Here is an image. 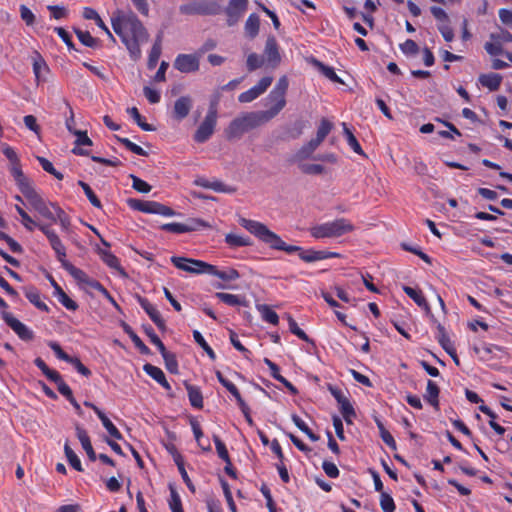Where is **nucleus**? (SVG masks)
Returning a JSON list of instances; mask_svg holds the SVG:
<instances>
[{"instance_id": "36", "label": "nucleus", "mask_w": 512, "mask_h": 512, "mask_svg": "<svg viewBox=\"0 0 512 512\" xmlns=\"http://www.w3.org/2000/svg\"><path fill=\"white\" fill-rule=\"evenodd\" d=\"M127 113L133 118L136 124L144 131H154L155 128L145 121V118L139 113L136 107L127 108Z\"/></svg>"}, {"instance_id": "52", "label": "nucleus", "mask_w": 512, "mask_h": 512, "mask_svg": "<svg viewBox=\"0 0 512 512\" xmlns=\"http://www.w3.org/2000/svg\"><path fill=\"white\" fill-rule=\"evenodd\" d=\"M229 338H230V342L231 344L233 345V347L238 350L239 352H241L244 356V358L246 359H249L250 355H251V351L248 350L246 347H244L242 345V343L240 342L239 338H238V335L236 332H234L233 330H230L229 332Z\"/></svg>"}, {"instance_id": "38", "label": "nucleus", "mask_w": 512, "mask_h": 512, "mask_svg": "<svg viewBox=\"0 0 512 512\" xmlns=\"http://www.w3.org/2000/svg\"><path fill=\"white\" fill-rule=\"evenodd\" d=\"M64 452L65 456L67 458L68 463L72 468H74L76 471H83L81 461L79 457L76 455V453L73 451V449L69 446L68 442L64 445Z\"/></svg>"}, {"instance_id": "26", "label": "nucleus", "mask_w": 512, "mask_h": 512, "mask_svg": "<svg viewBox=\"0 0 512 512\" xmlns=\"http://www.w3.org/2000/svg\"><path fill=\"white\" fill-rule=\"evenodd\" d=\"M225 243L231 248L246 247L252 245V241L249 237L240 236L234 233L226 234Z\"/></svg>"}, {"instance_id": "39", "label": "nucleus", "mask_w": 512, "mask_h": 512, "mask_svg": "<svg viewBox=\"0 0 512 512\" xmlns=\"http://www.w3.org/2000/svg\"><path fill=\"white\" fill-rule=\"evenodd\" d=\"M291 419L295 426L305 433L311 441L315 442L319 440V436L316 435L298 415L293 414Z\"/></svg>"}, {"instance_id": "32", "label": "nucleus", "mask_w": 512, "mask_h": 512, "mask_svg": "<svg viewBox=\"0 0 512 512\" xmlns=\"http://www.w3.org/2000/svg\"><path fill=\"white\" fill-rule=\"evenodd\" d=\"M190 425H191L195 440L197 441L199 447L203 451H211V445H210L209 440H206V445H203V443H202L203 431H202V428H201L199 422L196 419H191Z\"/></svg>"}, {"instance_id": "16", "label": "nucleus", "mask_w": 512, "mask_h": 512, "mask_svg": "<svg viewBox=\"0 0 512 512\" xmlns=\"http://www.w3.org/2000/svg\"><path fill=\"white\" fill-rule=\"evenodd\" d=\"M264 55L269 63L278 64L280 62V54L278 44L274 36H269L266 40Z\"/></svg>"}, {"instance_id": "18", "label": "nucleus", "mask_w": 512, "mask_h": 512, "mask_svg": "<svg viewBox=\"0 0 512 512\" xmlns=\"http://www.w3.org/2000/svg\"><path fill=\"white\" fill-rule=\"evenodd\" d=\"M192 108L191 98H178L173 108V118L180 121L184 119Z\"/></svg>"}, {"instance_id": "63", "label": "nucleus", "mask_w": 512, "mask_h": 512, "mask_svg": "<svg viewBox=\"0 0 512 512\" xmlns=\"http://www.w3.org/2000/svg\"><path fill=\"white\" fill-rule=\"evenodd\" d=\"M23 195L26 197V199L34 209H36L38 205L44 202L43 198L35 191L33 187L27 192H25Z\"/></svg>"}, {"instance_id": "30", "label": "nucleus", "mask_w": 512, "mask_h": 512, "mask_svg": "<svg viewBox=\"0 0 512 512\" xmlns=\"http://www.w3.org/2000/svg\"><path fill=\"white\" fill-rule=\"evenodd\" d=\"M257 310L260 312L262 319L272 325L279 323L278 314L266 304L257 305Z\"/></svg>"}, {"instance_id": "33", "label": "nucleus", "mask_w": 512, "mask_h": 512, "mask_svg": "<svg viewBox=\"0 0 512 512\" xmlns=\"http://www.w3.org/2000/svg\"><path fill=\"white\" fill-rule=\"evenodd\" d=\"M160 354L164 360L166 369L172 374H178L179 365L176 355L172 352H169L167 349H165L163 352H160Z\"/></svg>"}, {"instance_id": "57", "label": "nucleus", "mask_w": 512, "mask_h": 512, "mask_svg": "<svg viewBox=\"0 0 512 512\" xmlns=\"http://www.w3.org/2000/svg\"><path fill=\"white\" fill-rule=\"evenodd\" d=\"M91 288L101 293L117 310H120V306L115 298L100 282H92Z\"/></svg>"}, {"instance_id": "21", "label": "nucleus", "mask_w": 512, "mask_h": 512, "mask_svg": "<svg viewBox=\"0 0 512 512\" xmlns=\"http://www.w3.org/2000/svg\"><path fill=\"white\" fill-rule=\"evenodd\" d=\"M25 297L29 300L30 303H32L36 308H38L41 311L49 312V307L45 302L41 300L40 292L39 290L34 287H26L25 288Z\"/></svg>"}, {"instance_id": "43", "label": "nucleus", "mask_w": 512, "mask_h": 512, "mask_svg": "<svg viewBox=\"0 0 512 512\" xmlns=\"http://www.w3.org/2000/svg\"><path fill=\"white\" fill-rule=\"evenodd\" d=\"M78 185L82 188L84 194L86 195V197L88 198V200L94 207L102 208L101 201L99 200V198L97 197L95 192L92 190V188L86 182L79 181Z\"/></svg>"}, {"instance_id": "5", "label": "nucleus", "mask_w": 512, "mask_h": 512, "mask_svg": "<svg viewBox=\"0 0 512 512\" xmlns=\"http://www.w3.org/2000/svg\"><path fill=\"white\" fill-rule=\"evenodd\" d=\"M218 98H214L208 108V112L194 133L193 139L197 143H204L213 135L218 118Z\"/></svg>"}, {"instance_id": "6", "label": "nucleus", "mask_w": 512, "mask_h": 512, "mask_svg": "<svg viewBox=\"0 0 512 512\" xmlns=\"http://www.w3.org/2000/svg\"><path fill=\"white\" fill-rule=\"evenodd\" d=\"M128 205L133 210L147 214H157L165 217H171L176 214L172 208L152 200L129 199Z\"/></svg>"}, {"instance_id": "29", "label": "nucleus", "mask_w": 512, "mask_h": 512, "mask_svg": "<svg viewBox=\"0 0 512 512\" xmlns=\"http://www.w3.org/2000/svg\"><path fill=\"white\" fill-rule=\"evenodd\" d=\"M260 19L257 14H251L245 23V33L250 38H255L259 33Z\"/></svg>"}, {"instance_id": "37", "label": "nucleus", "mask_w": 512, "mask_h": 512, "mask_svg": "<svg viewBox=\"0 0 512 512\" xmlns=\"http://www.w3.org/2000/svg\"><path fill=\"white\" fill-rule=\"evenodd\" d=\"M339 408L345 422L347 424H352L353 419L356 417V412L349 399L347 398L342 403H340Z\"/></svg>"}, {"instance_id": "62", "label": "nucleus", "mask_w": 512, "mask_h": 512, "mask_svg": "<svg viewBox=\"0 0 512 512\" xmlns=\"http://www.w3.org/2000/svg\"><path fill=\"white\" fill-rule=\"evenodd\" d=\"M304 124L301 121L296 122L289 128L284 135V139H296L303 133Z\"/></svg>"}, {"instance_id": "58", "label": "nucleus", "mask_w": 512, "mask_h": 512, "mask_svg": "<svg viewBox=\"0 0 512 512\" xmlns=\"http://www.w3.org/2000/svg\"><path fill=\"white\" fill-rule=\"evenodd\" d=\"M220 482H221V487L223 489V493H224L225 499L227 501L229 510L231 512H237V507L233 500V496H232V492L230 490L229 484L224 479H221Z\"/></svg>"}, {"instance_id": "22", "label": "nucleus", "mask_w": 512, "mask_h": 512, "mask_svg": "<svg viewBox=\"0 0 512 512\" xmlns=\"http://www.w3.org/2000/svg\"><path fill=\"white\" fill-rule=\"evenodd\" d=\"M185 387L188 393V398L192 407L196 409L203 408V395L201 389L198 386L185 383Z\"/></svg>"}, {"instance_id": "61", "label": "nucleus", "mask_w": 512, "mask_h": 512, "mask_svg": "<svg viewBox=\"0 0 512 512\" xmlns=\"http://www.w3.org/2000/svg\"><path fill=\"white\" fill-rule=\"evenodd\" d=\"M48 346L51 348V350L55 353L56 357L62 361H65L69 363L72 356L68 355L60 346L59 343L55 341H50L48 343Z\"/></svg>"}, {"instance_id": "44", "label": "nucleus", "mask_w": 512, "mask_h": 512, "mask_svg": "<svg viewBox=\"0 0 512 512\" xmlns=\"http://www.w3.org/2000/svg\"><path fill=\"white\" fill-rule=\"evenodd\" d=\"M142 327H143L145 334L149 337L150 342L157 347L159 352L165 351L166 347L163 344V342L161 341V339L155 333L153 327L149 324L143 325Z\"/></svg>"}, {"instance_id": "55", "label": "nucleus", "mask_w": 512, "mask_h": 512, "mask_svg": "<svg viewBox=\"0 0 512 512\" xmlns=\"http://www.w3.org/2000/svg\"><path fill=\"white\" fill-rule=\"evenodd\" d=\"M57 385V389L60 394H62L67 400L71 399L73 396V392L69 385L63 380L61 374H58V379L51 380Z\"/></svg>"}, {"instance_id": "42", "label": "nucleus", "mask_w": 512, "mask_h": 512, "mask_svg": "<svg viewBox=\"0 0 512 512\" xmlns=\"http://www.w3.org/2000/svg\"><path fill=\"white\" fill-rule=\"evenodd\" d=\"M193 338L194 341L207 353L211 360L216 359L214 350L210 347V345L204 339L203 335L198 330L193 331Z\"/></svg>"}, {"instance_id": "19", "label": "nucleus", "mask_w": 512, "mask_h": 512, "mask_svg": "<svg viewBox=\"0 0 512 512\" xmlns=\"http://www.w3.org/2000/svg\"><path fill=\"white\" fill-rule=\"evenodd\" d=\"M76 434H77V437H78L83 449L85 450L89 460L94 462L97 459V455L92 447L88 433L86 432L85 429L77 426Z\"/></svg>"}, {"instance_id": "15", "label": "nucleus", "mask_w": 512, "mask_h": 512, "mask_svg": "<svg viewBox=\"0 0 512 512\" xmlns=\"http://www.w3.org/2000/svg\"><path fill=\"white\" fill-rule=\"evenodd\" d=\"M78 283L85 284L91 288L92 282H98L90 278L82 269L74 266L71 262H66L62 266Z\"/></svg>"}, {"instance_id": "34", "label": "nucleus", "mask_w": 512, "mask_h": 512, "mask_svg": "<svg viewBox=\"0 0 512 512\" xmlns=\"http://www.w3.org/2000/svg\"><path fill=\"white\" fill-rule=\"evenodd\" d=\"M74 31L83 45L90 48H98L100 46V40L94 38L88 31H82L80 29H74Z\"/></svg>"}, {"instance_id": "54", "label": "nucleus", "mask_w": 512, "mask_h": 512, "mask_svg": "<svg viewBox=\"0 0 512 512\" xmlns=\"http://www.w3.org/2000/svg\"><path fill=\"white\" fill-rule=\"evenodd\" d=\"M288 326L292 334L296 335L299 339L305 342H310L309 336L301 328H299L297 322L291 316H288Z\"/></svg>"}, {"instance_id": "7", "label": "nucleus", "mask_w": 512, "mask_h": 512, "mask_svg": "<svg viewBox=\"0 0 512 512\" xmlns=\"http://www.w3.org/2000/svg\"><path fill=\"white\" fill-rule=\"evenodd\" d=\"M39 230L47 237L51 248L56 254L57 260L61 263V266H63L68 260L66 259V248L61 239L51 228V225H41L39 226Z\"/></svg>"}, {"instance_id": "12", "label": "nucleus", "mask_w": 512, "mask_h": 512, "mask_svg": "<svg viewBox=\"0 0 512 512\" xmlns=\"http://www.w3.org/2000/svg\"><path fill=\"white\" fill-rule=\"evenodd\" d=\"M136 298L141 308L148 314L149 318L153 321L157 328L161 331H165L166 323L164 319L161 317V314L157 310V308L154 305H152L149 302V300L145 297L137 295Z\"/></svg>"}, {"instance_id": "51", "label": "nucleus", "mask_w": 512, "mask_h": 512, "mask_svg": "<svg viewBox=\"0 0 512 512\" xmlns=\"http://www.w3.org/2000/svg\"><path fill=\"white\" fill-rule=\"evenodd\" d=\"M53 208L56 211V222H59L62 229L67 231L71 225L70 217L65 213V211L60 208L58 205L52 204Z\"/></svg>"}, {"instance_id": "17", "label": "nucleus", "mask_w": 512, "mask_h": 512, "mask_svg": "<svg viewBox=\"0 0 512 512\" xmlns=\"http://www.w3.org/2000/svg\"><path fill=\"white\" fill-rule=\"evenodd\" d=\"M439 394L440 388L436 382L428 380L426 391L423 395L424 400L431 405L434 409H439Z\"/></svg>"}, {"instance_id": "50", "label": "nucleus", "mask_w": 512, "mask_h": 512, "mask_svg": "<svg viewBox=\"0 0 512 512\" xmlns=\"http://www.w3.org/2000/svg\"><path fill=\"white\" fill-rule=\"evenodd\" d=\"M160 228L163 231L176 233V234L188 233L189 230L191 229L190 227H186L184 223H177V222L162 224Z\"/></svg>"}, {"instance_id": "60", "label": "nucleus", "mask_w": 512, "mask_h": 512, "mask_svg": "<svg viewBox=\"0 0 512 512\" xmlns=\"http://www.w3.org/2000/svg\"><path fill=\"white\" fill-rule=\"evenodd\" d=\"M213 441L215 443L219 458H221L224 462L230 460V456L224 442L217 435L213 436Z\"/></svg>"}, {"instance_id": "4", "label": "nucleus", "mask_w": 512, "mask_h": 512, "mask_svg": "<svg viewBox=\"0 0 512 512\" xmlns=\"http://www.w3.org/2000/svg\"><path fill=\"white\" fill-rule=\"evenodd\" d=\"M355 227L346 218H338L325 222L310 229V234L315 239L337 238L354 231Z\"/></svg>"}, {"instance_id": "10", "label": "nucleus", "mask_w": 512, "mask_h": 512, "mask_svg": "<svg viewBox=\"0 0 512 512\" xmlns=\"http://www.w3.org/2000/svg\"><path fill=\"white\" fill-rule=\"evenodd\" d=\"M199 56L195 54H180L174 61V68L182 73H191L199 69Z\"/></svg>"}, {"instance_id": "47", "label": "nucleus", "mask_w": 512, "mask_h": 512, "mask_svg": "<svg viewBox=\"0 0 512 512\" xmlns=\"http://www.w3.org/2000/svg\"><path fill=\"white\" fill-rule=\"evenodd\" d=\"M37 160L45 172L53 175L58 180L63 179V177H64L63 174L61 172L57 171L54 168L53 164L48 159H46L45 157H42V156H37Z\"/></svg>"}, {"instance_id": "31", "label": "nucleus", "mask_w": 512, "mask_h": 512, "mask_svg": "<svg viewBox=\"0 0 512 512\" xmlns=\"http://www.w3.org/2000/svg\"><path fill=\"white\" fill-rule=\"evenodd\" d=\"M161 42H162V34L160 33L157 35L155 43L153 44L152 49L149 54V59H148L149 69H153L157 65V62L161 55Z\"/></svg>"}, {"instance_id": "59", "label": "nucleus", "mask_w": 512, "mask_h": 512, "mask_svg": "<svg viewBox=\"0 0 512 512\" xmlns=\"http://www.w3.org/2000/svg\"><path fill=\"white\" fill-rule=\"evenodd\" d=\"M131 179H132V187L136 191H138L140 193H149L151 191L152 186L149 183H147L146 181H144L143 179H141L135 175H131Z\"/></svg>"}, {"instance_id": "45", "label": "nucleus", "mask_w": 512, "mask_h": 512, "mask_svg": "<svg viewBox=\"0 0 512 512\" xmlns=\"http://www.w3.org/2000/svg\"><path fill=\"white\" fill-rule=\"evenodd\" d=\"M34 364L42 371V373L51 381V380H55V379H58V374L59 372L56 371V370H53L51 368H49V366L45 363V361L40 358V357H37L35 360H34Z\"/></svg>"}, {"instance_id": "20", "label": "nucleus", "mask_w": 512, "mask_h": 512, "mask_svg": "<svg viewBox=\"0 0 512 512\" xmlns=\"http://www.w3.org/2000/svg\"><path fill=\"white\" fill-rule=\"evenodd\" d=\"M215 297L228 306H232V307H235V306L247 307L248 306V301L245 298V296L224 293V292H217V293H215Z\"/></svg>"}, {"instance_id": "9", "label": "nucleus", "mask_w": 512, "mask_h": 512, "mask_svg": "<svg viewBox=\"0 0 512 512\" xmlns=\"http://www.w3.org/2000/svg\"><path fill=\"white\" fill-rule=\"evenodd\" d=\"M3 321L18 335V337L24 341H30L33 339V331L30 330L24 323L13 316L12 313L2 311L1 313Z\"/></svg>"}, {"instance_id": "49", "label": "nucleus", "mask_w": 512, "mask_h": 512, "mask_svg": "<svg viewBox=\"0 0 512 512\" xmlns=\"http://www.w3.org/2000/svg\"><path fill=\"white\" fill-rule=\"evenodd\" d=\"M298 167L302 173L307 175H320L325 171L324 166L320 164L299 163Z\"/></svg>"}, {"instance_id": "53", "label": "nucleus", "mask_w": 512, "mask_h": 512, "mask_svg": "<svg viewBox=\"0 0 512 512\" xmlns=\"http://www.w3.org/2000/svg\"><path fill=\"white\" fill-rule=\"evenodd\" d=\"M333 123L326 118H322L317 129L316 138L323 142L327 135L331 132Z\"/></svg>"}, {"instance_id": "14", "label": "nucleus", "mask_w": 512, "mask_h": 512, "mask_svg": "<svg viewBox=\"0 0 512 512\" xmlns=\"http://www.w3.org/2000/svg\"><path fill=\"white\" fill-rule=\"evenodd\" d=\"M143 370L147 375H149L159 385H161L166 391L172 390V387H171L170 383L167 381L164 372L159 367L154 366L150 363H146L143 366Z\"/></svg>"}, {"instance_id": "25", "label": "nucleus", "mask_w": 512, "mask_h": 512, "mask_svg": "<svg viewBox=\"0 0 512 512\" xmlns=\"http://www.w3.org/2000/svg\"><path fill=\"white\" fill-rule=\"evenodd\" d=\"M502 81V77L497 73L482 74L479 76V83L487 87L491 92L496 91Z\"/></svg>"}, {"instance_id": "8", "label": "nucleus", "mask_w": 512, "mask_h": 512, "mask_svg": "<svg viewBox=\"0 0 512 512\" xmlns=\"http://www.w3.org/2000/svg\"><path fill=\"white\" fill-rule=\"evenodd\" d=\"M171 263L178 269L183 270L185 272L191 274H207V269L202 264H208L205 261L180 257V256H172Z\"/></svg>"}, {"instance_id": "48", "label": "nucleus", "mask_w": 512, "mask_h": 512, "mask_svg": "<svg viewBox=\"0 0 512 512\" xmlns=\"http://www.w3.org/2000/svg\"><path fill=\"white\" fill-rule=\"evenodd\" d=\"M221 12L220 5L215 1L201 2L200 15H217Z\"/></svg>"}, {"instance_id": "35", "label": "nucleus", "mask_w": 512, "mask_h": 512, "mask_svg": "<svg viewBox=\"0 0 512 512\" xmlns=\"http://www.w3.org/2000/svg\"><path fill=\"white\" fill-rule=\"evenodd\" d=\"M98 418L102 422V425L107 430L109 435L113 437L114 439L121 440L123 438L121 432L118 430V428L112 423V421L106 416L104 412L99 413Z\"/></svg>"}, {"instance_id": "2", "label": "nucleus", "mask_w": 512, "mask_h": 512, "mask_svg": "<svg viewBox=\"0 0 512 512\" xmlns=\"http://www.w3.org/2000/svg\"><path fill=\"white\" fill-rule=\"evenodd\" d=\"M239 223L270 249L284 251L287 254L298 253L299 258L304 262H316L314 249L304 250L300 246L285 243L278 234L270 230L264 223L246 218H241Z\"/></svg>"}, {"instance_id": "46", "label": "nucleus", "mask_w": 512, "mask_h": 512, "mask_svg": "<svg viewBox=\"0 0 512 512\" xmlns=\"http://www.w3.org/2000/svg\"><path fill=\"white\" fill-rule=\"evenodd\" d=\"M169 508L171 512H184L182 507V501L181 498L176 491L175 488H173L170 485V500H169Z\"/></svg>"}, {"instance_id": "40", "label": "nucleus", "mask_w": 512, "mask_h": 512, "mask_svg": "<svg viewBox=\"0 0 512 512\" xmlns=\"http://www.w3.org/2000/svg\"><path fill=\"white\" fill-rule=\"evenodd\" d=\"M376 424L379 429L380 437H381L382 441L388 447H390L392 450H396V448H397L396 441H395L394 437L391 435V433L388 430H386L384 424L380 420H377Z\"/></svg>"}, {"instance_id": "56", "label": "nucleus", "mask_w": 512, "mask_h": 512, "mask_svg": "<svg viewBox=\"0 0 512 512\" xmlns=\"http://www.w3.org/2000/svg\"><path fill=\"white\" fill-rule=\"evenodd\" d=\"M380 507L383 512H394L396 509L395 502L392 496L386 492L380 495Z\"/></svg>"}, {"instance_id": "24", "label": "nucleus", "mask_w": 512, "mask_h": 512, "mask_svg": "<svg viewBox=\"0 0 512 512\" xmlns=\"http://www.w3.org/2000/svg\"><path fill=\"white\" fill-rule=\"evenodd\" d=\"M343 127V134L346 138L347 144L350 146V148L358 155L366 157V154L364 153L360 143L358 142L357 138L351 131V129L347 126L345 122L342 123Z\"/></svg>"}, {"instance_id": "3", "label": "nucleus", "mask_w": 512, "mask_h": 512, "mask_svg": "<svg viewBox=\"0 0 512 512\" xmlns=\"http://www.w3.org/2000/svg\"><path fill=\"white\" fill-rule=\"evenodd\" d=\"M286 105L285 98H277V101L266 111L243 113L233 119L225 129L227 140L240 139L245 133L267 123L274 118Z\"/></svg>"}, {"instance_id": "11", "label": "nucleus", "mask_w": 512, "mask_h": 512, "mask_svg": "<svg viewBox=\"0 0 512 512\" xmlns=\"http://www.w3.org/2000/svg\"><path fill=\"white\" fill-rule=\"evenodd\" d=\"M248 0H230L225 9L227 15V24L229 26L235 25L241 18L242 14L246 11Z\"/></svg>"}, {"instance_id": "1", "label": "nucleus", "mask_w": 512, "mask_h": 512, "mask_svg": "<svg viewBox=\"0 0 512 512\" xmlns=\"http://www.w3.org/2000/svg\"><path fill=\"white\" fill-rule=\"evenodd\" d=\"M114 32L120 36L131 58L137 61L141 57L140 45L148 41V32L131 10L117 9L111 17Z\"/></svg>"}, {"instance_id": "27", "label": "nucleus", "mask_w": 512, "mask_h": 512, "mask_svg": "<svg viewBox=\"0 0 512 512\" xmlns=\"http://www.w3.org/2000/svg\"><path fill=\"white\" fill-rule=\"evenodd\" d=\"M272 78L271 77H263L257 85L244 91L240 94V96H259L264 93L266 89L271 85Z\"/></svg>"}, {"instance_id": "13", "label": "nucleus", "mask_w": 512, "mask_h": 512, "mask_svg": "<svg viewBox=\"0 0 512 512\" xmlns=\"http://www.w3.org/2000/svg\"><path fill=\"white\" fill-rule=\"evenodd\" d=\"M207 269V274L215 276L223 281H234L240 278V273L234 268H228L226 270H220L217 266L212 264H203Z\"/></svg>"}, {"instance_id": "23", "label": "nucleus", "mask_w": 512, "mask_h": 512, "mask_svg": "<svg viewBox=\"0 0 512 512\" xmlns=\"http://www.w3.org/2000/svg\"><path fill=\"white\" fill-rule=\"evenodd\" d=\"M403 291L410 297L419 307L430 311V306L420 289L412 288L410 286H403Z\"/></svg>"}, {"instance_id": "28", "label": "nucleus", "mask_w": 512, "mask_h": 512, "mask_svg": "<svg viewBox=\"0 0 512 512\" xmlns=\"http://www.w3.org/2000/svg\"><path fill=\"white\" fill-rule=\"evenodd\" d=\"M98 254L108 267L122 271L119 259L109 249H98Z\"/></svg>"}, {"instance_id": "41", "label": "nucleus", "mask_w": 512, "mask_h": 512, "mask_svg": "<svg viewBox=\"0 0 512 512\" xmlns=\"http://www.w3.org/2000/svg\"><path fill=\"white\" fill-rule=\"evenodd\" d=\"M313 63L326 78H328L332 82L343 83V81L336 75L332 67L326 66L325 64L318 60H314Z\"/></svg>"}, {"instance_id": "64", "label": "nucleus", "mask_w": 512, "mask_h": 512, "mask_svg": "<svg viewBox=\"0 0 512 512\" xmlns=\"http://www.w3.org/2000/svg\"><path fill=\"white\" fill-rule=\"evenodd\" d=\"M264 63L263 57L256 53H252L247 58V68L250 71L260 68Z\"/></svg>"}]
</instances>
